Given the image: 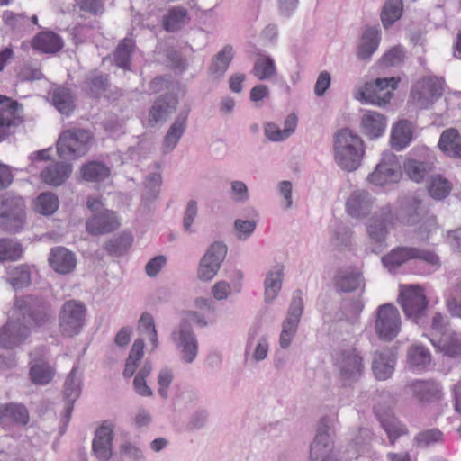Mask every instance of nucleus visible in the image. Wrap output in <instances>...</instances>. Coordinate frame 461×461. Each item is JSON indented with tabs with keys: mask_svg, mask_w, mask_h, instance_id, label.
I'll return each mask as SVG.
<instances>
[{
	"mask_svg": "<svg viewBox=\"0 0 461 461\" xmlns=\"http://www.w3.org/2000/svg\"><path fill=\"white\" fill-rule=\"evenodd\" d=\"M396 354L391 348L375 350L372 357L371 369L379 381L389 379L395 368Z\"/></svg>",
	"mask_w": 461,
	"mask_h": 461,
	"instance_id": "412c9836",
	"label": "nucleus"
},
{
	"mask_svg": "<svg viewBox=\"0 0 461 461\" xmlns=\"http://www.w3.org/2000/svg\"><path fill=\"white\" fill-rule=\"evenodd\" d=\"M414 247H397L382 258L384 266L393 271L407 261L413 259Z\"/></svg>",
	"mask_w": 461,
	"mask_h": 461,
	"instance_id": "a19ab883",
	"label": "nucleus"
},
{
	"mask_svg": "<svg viewBox=\"0 0 461 461\" xmlns=\"http://www.w3.org/2000/svg\"><path fill=\"white\" fill-rule=\"evenodd\" d=\"M161 176L158 173L149 174L147 176V185L144 193V198L154 200L158 197L159 193V186L161 185Z\"/></svg>",
	"mask_w": 461,
	"mask_h": 461,
	"instance_id": "774afa93",
	"label": "nucleus"
},
{
	"mask_svg": "<svg viewBox=\"0 0 461 461\" xmlns=\"http://www.w3.org/2000/svg\"><path fill=\"white\" fill-rule=\"evenodd\" d=\"M29 328L22 323L20 316L11 319L2 328L0 331V347L4 348H13L23 342L29 336Z\"/></svg>",
	"mask_w": 461,
	"mask_h": 461,
	"instance_id": "f3484780",
	"label": "nucleus"
},
{
	"mask_svg": "<svg viewBox=\"0 0 461 461\" xmlns=\"http://www.w3.org/2000/svg\"><path fill=\"white\" fill-rule=\"evenodd\" d=\"M360 125L365 135L375 139L384 132L386 119L377 112L366 111L361 118Z\"/></svg>",
	"mask_w": 461,
	"mask_h": 461,
	"instance_id": "2f4dec72",
	"label": "nucleus"
},
{
	"mask_svg": "<svg viewBox=\"0 0 461 461\" xmlns=\"http://www.w3.org/2000/svg\"><path fill=\"white\" fill-rule=\"evenodd\" d=\"M119 226L117 219L113 212L104 211L95 214L86 221V230L94 235L111 232Z\"/></svg>",
	"mask_w": 461,
	"mask_h": 461,
	"instance_id": "c756f323",
	"label": "nucleus"
},
{
	"mask_svg": "<svg viewBox=\"0 0 461 461\" xmlns=\"http://www.w3.org/2000/svg\"><path fill=\"white\" fill-rule=\"evenodd\" d=\"M413 259H419L427 265L438 269L440 265V258L432 250L414 247Z\"/></svg>",
	"mask_w": 461,
	"mask_h": 461,
	"instance_id": "0e129e2a",
	"label": "nucleus"
},
{
	"mask_svg": "<svg viewBox=\"0 0 461 461\" xmlns=\"http://www.w3.org/2000/svg\"><path fill=\"white\" fill-rule=\"evenodd\" d=\"M29 421V412L21 403H6L0 405V425L4 428L14 424L26 425Z\"/></svg>",
	"mask_w": 461,
	"mask_h": 461,
	"instance_id": "bb28decb",
	"label": "nucleus"
},
{
	"mask_svg": "<svg viewBox=\"0 0 461 461\" xmlns=\"http://www.w3.org/2000/svg\"><path fill=\"white\" fill-rule=\"evenodd\" d=\"M407 361L411 367L424 369L431 362V354L424 346L413 344L408 348Z\"/></svg>",
	"mask_w": 461,
	"mask_h": 461,
	"instance_id": "de8ad7c7",
	"label": "nucleus"
},
{
	"mask_svg": "<svg viewBox=\"0 0 461 461\" xmlns=\"http://www.w3.org/2000/svg\"><path fill=\"white\" fill-rule=\"evenodd\" d=\"M189 112V107L182 109L176 117L174 122L170 125L163 140L161 147L163 154L170 153L176 147L178 141L186 130Z\"/></svg>",
	"mask_w": 461,
	"mask_h": 461,
	"instance_id": "b1692460",
	"label": "nucleus"
},
{
	"mask_svg": "<svg viewBox=\"0 0 461 461\" xmlns=\"http://www.w3.org/2000/svg\"><path fill=\"white\" fill-rule=\"evenodd\" d=\"M422 215L421 201L414 196H404L399 200V209L394 213L395 221L407 226H416Z\"/></svg>",
	"mask_w": 461,
	"mask_h": 461,
	"instance_id": "5701e85b",
	"label": "nucleus"
},
{
	"mask_svg": "<svg viewBox=\"0 0 461 461\" xmlns=\"http://www.w3.org/2000/svg\"><path fill=\"white\" fill-rule=\"evenodd\" d=\"M397 86L396 77L376 78L373 82L366 83L357 94L356 98L365 103L383 106L389 103Z\"/></svg>",
	"mask_w": 461,
	"mask_h": 461,
	"instance_id": "1a4fd4ad",
	"label": "nucleus"
},
{
	"mask_svg": "<svg viewBox=\"0 0 461 461\" xmlns=\"http://www.w3.org/2000/svg\"><path fill=\"white\" fill-rule=\"evenodd\" d=\"M23 252V246L18 241L8 238L0 239V262L16 261L21 258Z\"/></svg>",
	"mask_w": 461,
	"mask_h": 461,
	"instance_id": "603ef678",
	"label": "nucleus"
},
{
	"mask_svg": "<svg viewBox=\"0 0 461 461\" xmlns=\"http://www.w3.org/2000/svg\"><path fill=\"white\" fill-rule=\"evenodd\" d=\"M171 339L180 354L181 360L186 364L194 362L198 352V340L190 323L180 321L171 332Z\"/></svg>",
	"mask_w": 461,
	"mask_h": 461,
	"instance_id": "f8f14e48",
	"label": "nucleus"
},
{
	"mask_svg": "<svg viewBox=\"0 0 461 461\" xmlns=\"http://www.w3.org/2000/svg\"><path fill=\"white\" fill-rule=\"evenodd\" d=\"M400 165L393 154H388L376 166L375 171L368 176V180L375 185H384L397 180Z\"/></svg>",
	"mask_w": 461,
	"mask_h": 461,
	"instance_id": "6ab92c4d",
	"label": "nucleus"
},
{
	"mask_svg": "<svg viewBox=\"0 0 461 461\" xmlns=\"http://www.w3.org/2000/svg\"><path fill=\"white\" fill-rule=\"evenodd\" d=\"M188 20L187 10L174 7L163 18V27L167 32H176L183 27Z\"/></svg>",
	"mask_w": 461,
	"mask_h": 461,
	"instance_id": "8fccbe9b",
	"label": "nucleus"
},
{
	"mask_svg": "<svg viewBox=\"0 0 461 461\" xmlns=\"http://www.w3.org/2000/svg\"><path fill=\"white\" fill-rule=\"evenodd\" d=\"M113 426L107 422L95 431L92 450L99 461H108L113 455Z\"/></svg>",
	"mask_w": 461,
	"mask_h": 461,
	"instance_id": "aec40b11",
	"label": "nucleus"
},
{
	"mask_svg": "<svg viewBox=\"0 0 461 461\" xmlns=\"http://www.w3.org/2000/svg\"><path fill=\"white\" fill-rule=\"evenodd\" d=\"M233 56L232 47L230 45L224 46L222 50L212 58L209 67L210 75L215 79L223 77L233 59Z\"/></svg>",
	"mask_w": 461,
	"mask_h": 461,
	"instance_id": "ea45409f",
	"label": "nucleus"
},
{
	"mask_svg": "<svg viewBox=\"0 0 461 461\" xmlns=\"http://www.w3.org/2000/svg\"><path fill=\"white\" fill-rule=\"evenodd\" d=\"M434 158L429 157L427 159L409 158L404 163V169L409 177L419 183L422 181L429 174L434 171Z\"/></svg>",
	"mask_w": 461,
	"mask_h": 461,
	"instance_id": "f704fd0d",
	"label": "nucleus"
},
{
	"mask_svg": "<svg viewBox=\"0 0 461 461\" xmlns=\"http://www.w3.org/2000/svg\"><path fill=\"white\" fill-rule=\"evenodd\" d=\"M335 366L340 380L348 384L357 382L365 369L363 357L355 348L340 350L337 354Z\"/></svg>",
	"mask_w": 461,
	"mask_h": 461,
	"instance_id": "9d476101",
	"label": "nucleus"
},
{
	"mask_svg": "<svg viewBox=\"0 0 461 461\" xmlns=\"http://www.w3.org/2000/svg\"><path fill=\"white\" fill-rule=\"evenodd\" d=\"M444 91V80L437 77H425L417 81L411 91V99L420 109H426L438 99Z\"/></svg>",
	"mask_w": 461,
	"mask_h": 461,
	"instance_id": "9b49d317",
	"label": "nucleus"
},
{
	"mask_svg": "<svg viewBox=\"0 0 461 461\" xmlns=\"http://www.w3.org/2000/svg\"><path fill=\"white\" fill-rule=\"evenodd\" d=\"M365 153L362 139L348 128L338 131L334 136L336 163L346 171L356 170Z\"/></svg>",
	"mask_w": 461,
	"mask_h": 461,
	"instance_id": "f257e3e1",
	"label": "nucleus"
},
{
	"mask_svg": "<svg viewBox=\"0 0 461 461\" xmlns=\"http://www.w3.org/2000/svg\"><path fill=\"white\" fill-rule=\"evenodd\" d=\"M177 103V98L174 95L168 94L158 98L149 110V123L166 121L175 112Z\"/></svg>",
	"mask_w": 461,
	"mask_h": 461,
	"instance_id": "c85d7f7f",
	"label": "nucleus"
},
{
	"mask_svg": "<svg viewBox=\"0 0 461 461\" xmlns=\"http://www.w3.org/2000/svg\"><path fill=\"white\" fill-rule=\"evenodd\" d=\"M375 198L363 189L353 191L346 202L347 212L353 218L364 219L367 217L374 206Z\"/></svg>",
	"mask_w": 461,
	"mask_h": 461,
	"instance_id": "a211bd4d",
	"label": "nucleus"
},
{
	"mask_svg": "<svg viewBox=\"0 0 461 461\" xmlns=\"http://www.w3.org/2000/svg\"><path fill=\"white\" fill-rule=\"evenodd\" d=\"M21 112L22 105L17 101L0 95V142L22 122Z\"/></svg>",
	"mask_w": 461,
	"mask_h": 461,
	"instance_id": "dca6fc26",
	"label": "nucleus"
},
{
	"mask_svg": "<svg viewBox=\"0 0 461 461\" xmlns=\"http://www.w3.org/2000/svg\"><path fill=\"white\" fill-rule=\"evenodd\" d=\"M108 76L97 71H93L87 75L85 80V90L95 98H99L109 87Z\"/></svg>",
	"mask_w": 461,
	"mask_h": 461,
	"instance_id": "c03bdc74",
	"label": "nucleus"
},
{
	"mask_svg": "<svg viewBox=\"0 0 461 461\" xmlns=\"http://www.w3.org/2000/svg\"><path fill=\"white\" fill-rule=\"evenodd\" d=\"M82 375L78 370V366L75 365L68 375L64 384V397L67 400L66 418L68 420L69 415L73 409V404L81 393Z\"/></svg>",
	"mask_w": 461,
	"mask_h": 461,
	"instance_id": "cd10ccee",
	"label": "nucleus"
},
{
	"mask_svg": "<svg viewBox=\"0 0 461 461\" xmlns=\"http://www.w3.org/2000/svg\"><path fill=\"white\" fill-rule=\"evenodd\" d=\"M80 174L88 182H101L110 176V168L103 162L92 160L80 167Z\"/></svg>",
	"mask_w": 461,
	"mask_h": 461,
	"instance_id": "79ce46f5",
	"label": "nucleus"
},
{
	"mask_svg": "<svg viewBox=\"0 0 461 461\" xmlns=\"http://www.w3.org/2000/svg\"><path fill=\"white\" fill-rule=\"evenodd\" d=\"M8 281L14 289L28 285L31 283V274L28 267L23 265L15 267L11 272Z\"/></svg>",
	"mask_w": 461,
	"mask_h": 461,
	"instance_id": "052dcab7",
	"label": "nucleus"
},
{
	"mask_svg": "<svg viewBox=\"0 0 461 461\" xmlns=\"http://www.w3.org/2000/svg\"><path fill=\"white\" fill-rule=\"evenodd\" d=\"M46 354L47 349L44 347L36 348L30 353L29 377L33 384L46 385L56 374L55 367L46 361Z\"/></svg>",
	"mask_w": 461,
	"mask_h": 461,
	"instance_id": "2eb2a0df",
	"label": "nucleus"
},
{
	"mask_svg": "<svg viewBox=\"0 0 461 461\" xmlns=\"http://www.w3.org/2000/svg\"><path fill=\"white\" fill-rule=\"evenodd\" d=\"M252 73L258 80L271 79L276 74L274 59L270 56L258 54L255 60Z\"/></svg>",
	"mask_w": 461,
	"mask_h": 461,
	"instance_id": "a18cd8bd",
	"label": "nucleus"
},
{
	"mask_svg": "<svg viewBox=\"0 0 461 461\" xmlns=\"http://www.w3.org/2000/svg\"><path fill=\"white\" fill-rule=\"evenodd\" d=\"M404 59V51L402 48L395 46L386 51L380 59L383 67L390 68L398 66L402 63Z\"/></svg>",
	"mask_w": 461,
	"mask_h": 461,
	"instance_id": "e2e57ef3",
	"label": "nucleus"
},
{
	"mask_svg": "<svg viewBox=\"0 0 461 461\" xmlns=\"http://www.w3.org/2000/svg\"><path fill=\"white\" fill-rule=\"evenodd\" d=\"M398 302L408 319L417 324L421 323L429 301L420 285H401Z\"/></svg>",
	"mask_w": 461,
	"mask_h": 461,
	"instance_id": "39448f33",
	"label": "nucleus"
},
{
	"mask_svg": "<svg viewBox=\"0 0 461 461\" xmlns=\"http://www.w3.org/2000/svg\"><path fill=\"white\" fill-rule=\"evenodd\" d=\"M32 46L43 53H56L63 47L61 38L52 32H39L32 41Z\"/></svg>",
	"mask_w": 461,
	"mask_h": 461,
	"instance_id": "4c0bfd02",
	"label": "nucleus"
},
{
	"mask_svg": "<svg viewBox=\"0 0 461 461\" xmlns=\"http://www.w3.org/2000/svg\"><path fill=\"white\" fill-rule=\"evenodd\" d=\"M284 266H274L267 273L264 282L265 302L270 303L277 296L282 287Z\"/></svg>",
	"mask_w": 461,
	"mask_h": 461,
	"instance_id": "e433bc0d",
	"label": "nucleus"
},
{
	"mask_svg": "<svg viewBox=\"0 0 461 461\" xmlns=\"http://www.w3.org/2000/svg\"><path fill=\"white\" fill-rule=\"evenodd\" d=\"M377 417L388 436L391 445H394L399 437L408 433L407 428L393 415L377 414Z\"/></svg>",
	"mask_w": 461,
	"mask_h": 461,
	"instance_id": "37998d69",
	"label": "nucleus"
},
{
	"mask_svg": "<svg viewBox=\"0 0 461 461\" xmlns=\"http://www.w3.org/2000/svg\"><path fill=\"white\" fill-rule=\"evenodd\" d=\"M334 285L336 290L342 293L363 290L365 287L361 272L352 267L339 269L334 277Z\"/></svg>",
	"mask_w": 461,
	"mask_h": 461,
	"instance_id": "393cba45",
	"label": "nucleus"
},
{
	"mask_svg": "<svg viewBox=\"0 0 461 461\" xmlns=\"http://www.w3.org/2000/svg\"><path fill=\"white\" fill-rule=\"evenodd\" d=\"M402 321L399 311L392 303L380 305L375 314V331L384 341H392L401 330Z\"/></svg>",
	"mask_w": 461,
	"mask_h": 461,
	"instance_id": "6e6552de",
	"label": "nucleus"
},
{
	"mask_svg": "<svg viewBox=\"0 0 461 461\" xmlns=\"http://www.w3.org/2000/svg\"><path fill=\"white\" fill-rule=\"evenodd\" d=\"M134 48L135 43L133 40L129 38L123 39L113 52L114 63L122 68L129 69Z\"/></svg>",
	"mask_w": 461,
	"mask_h": 461,
	"instance_id": "09e8293b",
	"label": "nucleus"
},
{
	"mask_svg": "<svg viewBox=\"0 0 461 461\" xmlns=\"http://www.w3.org/2000/svg\"><path fill=\"white\" fill-rule=\"evenodd\" d=\"M13 311V317L14 314L23 316V319L27 316L26 321L35 326L45 325L53 318L51 304L32 295L16 299Z\"/></svg>",
	"mask_w": 461,
	"mask_h": 461,
	"instance_id": "20e7f679",
	"label": "nucleus"
},
{
	"mask_svg": "<svg viewBox=\"0 0 461 461\" xmlns=\"http://www.w3.org/2000/svg\"><path fill=\"white\" fill-rule=\"evenodd\" d=\"M443 433L438 429H430L420 431L416 435L414 440L418 447H426L431 444L442 441Z\"/></svg>",
	"mask_w": 461,
	"mask_h": 461,
	"instance_id": "680f3d73",
	"label": "nucleus"
},
{
	"mask_svg": "<svg viewBox=\"0 0 461 461\" xmlns=\"http://www.w3.org/2000/svg\"><path fill=\"white\" fill-rule=\"evenodd\" d=\"M52 103L62 114L69 115L76 107V96L68 87L60 86L52 92Z\"/></svg>",
	"mask_w": 461,
	"mask_h": 461,
	"instance_id": "58836bf2",
	"label": "nucleus"
},
{
	"mask_svg": "<svg viewBox=\"0 0 461 461\" xmlns=\"http://www.w3.org/2000/svg\"><path fill=\"white\" fill-rule=\"evenodd\" d=\"M429 340L445 356H461V333L453 330L448 318L440 312H436L431 319Z\"/></svg>",
	"mask_w": 461,
	"mask_h": 461,
	"instance_id": "f03ea898",
	"label": "nucleus"
},
{
	"mask_svg": "<svg viewBox=\"0 0 461 461\" xmlns=\"http://www.w3.org/2000/svg\"><path fill=\"white\" fill-rule=\"evenodd\" d=\"M403 12L402 0H386L382 7L380 17L383 26L387 29L398 21Z\"/></svg>",
	"mask_w": 461,
	"mask_h": 461,
	"instance_id": "49530a36",
	"label": "nucleus"
},
{
	"mask_svg": "<svg viewBox=\"0 0 461 461\" xmlns=\"http://www.w3.org/2000/svg\"><path fill=\"white\" fill-rule=\"evenodd\" d=\"M395 224L393 206L386 203L379 207L366 222L368 238L375 243L385 241L389 230Z\"/></svg>",
	"mask_w": 461,
	"mask_h": 461,
	"instance_id": "ddd939ff",
	"label": "nucleus"
},
{
	"mask_svg": "<svg viewBox=\"0 0 461 461\" xmlns=\"http://www.w3.org/2000/svg\"><path fill=\"white\" fill-rule=\"evenodd\" d=\"M448 312L461 319V279H458L446 301Z\"/></svg>",
	"mask_w": 461,
	"mask_h": 461,
	"instance_id": "bf43d9fd",
	"label": "nucleus"
},
{
	"mask_svg": "<svg viewBox=\"0 0 461 461\" xmlns=\"http://www.w3.org/2000/svg\"><path fill=\"white\" fill-rule=\"evenodd\" d=\"M86 308L77 300H68L63 303L59 314V329L64 337L78 334L85 324Z\"/></svg>",
	"mask_w": 461,
	"mask_h": 461,
	"instance_id": "0eeeda50",
	"label": "nucleus"
},
{
	"mask_svg": "<svg viewBox=\"0 0 461 461\" xmlns=\"http://www.w3.org/2000/svg\"><path fill=\"white\" fill-rule=\"evenodd\" d=\"M131 243L132 237L128 233H123L106 242L104 249L111 256H120L127 251Z\"/></svg>",
	"mask_w": 461,
	"mask_h": 461,
	"instance_id": "4d7b16f0",
	"label": "nucleus"
},
{
	"mask_svg": "<svg viewBox=\"0 0 461 461\" xmlns=\"http://www.w3.org/2000/svg\"><path fill=\"white\" fill-rule=\"evenodd\" d=\"M59 208V199L52 193L41 194L35 202V211L43 215H50Z\"/></svg>",
	"mask_w": 461,
	"mask_h": 461,
	"instance_id": "6e6d98bb",
	"label": "nucleus"
},
{
	"mask_svg": "<svg viewBox=\"0 0 461 461\" xmlns=\"http://www.w3.org/2000/svg\"><path fill=\"white\" fill-rule=\"evenodd\" d=\"M297 323L291 322L290 321H284L282 323V331L279 338V344L282 348H287L298 329Z\"/></svg>",
	"mask_w": 461,
	"mask_h": 461,
	"instance_id": "69168bd1",
	"label": "nucleus"
},
{
	"mask_svg": "<svg viewBox=\"0 0 461 461\" xmlns=\"http://www.w3.org/2000/svg\"><path fill=\"white\" fill-rule=\"evenodd\" d=\"M0 213H25V203L23 198L13 193L1 194Z\"/></svg>",
	"mask_w": 461,
	"mask_h": 461,
	"instance_id": "3c124183",
	"label": "nucleus"
},
{
	"mask_svg": "<svg viewBox=\"0 0 461 461\" xmlns=\"http://www.w3.org/2000/svg\"><path fill=\"white\" fill-rule=\"evenodd\" d=\"M415 231L420 239L425 240L429 238V233L437 228L436 218L433 215L420 216V221L417 224Z\"/></svg>",
	"mask_w": 461,
	"mask_h": 461,
	"instance_id": "338daca9",
	"label": "nucleus"
},
{
	"mask_svg": "<svg viewBox=\"0 0 461 461\" xmlns=\"http://www.w3.org/2000/svg\"><path fill=\"white\" fill-rule=\"evenodd\" d=\"M227 254V247L219 241L212 243L200 260L197 277L203 282L211 281L218 273Z\"/></svg>",
	"mask_w": 461,
	"mask_h": 461,
	"instance_id": "4468645a",
	"label": "nucleus"
},
{
	"mask_svg": "<svg viewBox=\"0 0 461 461\" xmlns=\"http://www.w3.org/2000/svg\"><path fill=\"white\" fill-rule=\"evenodd\" d=\"M406 388L420 403L437 402L442 397L441 387L435 380H415L409 383Z\"/></svg>",
	"mask_w": 461,
	"mask_h": 461,
	"instance_id": "4be33fe9",
	"label": "nucleus"
},
{
	"mask_svg": "<svg viewBox=\"0 0 461 461\" xmlns=\"http://www.w3.org/2000/svg\"><path fill=\"white\" fill-rule=\"evenodd\" d=\"M303 299L301 290H296L293 295L292 301L289 305L287 315L285 321H290L299 324L301 316L303 312Z\"/></svg>",
	"mask_w": 461,
	"mask_h": 461,
	"instance_id": "13d9d810",
	"label": "nucleus"
},
{
	"mask_svg": "<svg viewBox=\"0 0 461 461\" xmlns=\"http://www.w3.org/2000/svg\"><path fill=\"white\" fill-rule=\"evenodd\" d=\"M48 260L50 267L62 275L71 273L77 265L75 254L65 247L51 249Z\"/></svg>",
	"mask_w": 461,
	"mask_h": 461,
	"instance_id": "a878e982",
	"label": "nucleus"
},
{
	"mask_svg": "<svg viewBox=\"0 0 461 461\" xmlns=\"http://www.w3.org/2000/svg\"><path fill=\"white\" fill-rule=\"evenodd\" d=\"M438 147L447 156L461 158V135L456 129H447L441 133Z\"/></svg>",
	"mask_w": 461,
	"mask_h": 461,
	"instance_id": "c9c22d12",
	"label": "nucleus"
},
{
	"mask_svg": "<svg viewBox=\"0 0 461 461\" xmlns=\"http://www.w3.org/2000/svg\"><path fill=\"white\" fill-rule=\"evenodd\" d=\"M414 126L408 120L397 122L391 133V145L396 150H402L407 147L413 139Z\"/></svg>",
	"mask_w": 461,
	"mask_h": 461,
	"instance_id": "72a5a7b5",
	"label": "nucleus"
},
{
	"mask_svg": "<svg viewBox=\"0 0 461 461\" xmlns=\"http://www.w3.org/2000/svg\"><path fill=\"white\" fill-rule=\"evenodd\" d=\"M380 42V30L378 26H366L357 49V58L368 60L377 50Z\"/></svg>",
	"mask_w": 461,
	"mask_h": 461,
	"instance_id": "7c9ffc66",
	"label": "nucleus"
},
{
	"mask_svg": "<svg viewBox=\"0 0 461 461\" xmlns=\"http://www.w3.org/2000/svg\"><path fill=\"white\" fill-rule=\"evenodd\" d=\"M25 224V213H0V230L8 233H17Z\"/></svg>",
	"mask_w": 461,
	"mask_h": 461,
	"instance_id": "864d4df0",
	"label": "nucleus"
},
{
	"mask_svg": "<svg viewBox=\"0 0 461 461\" xmlns=\"http://www.w3.org/2000/svg\"><path fill=\"white\" fill-rule=\"evenodd\" d=\"M427 188L433 198L441 200L449 194L451 190V184L447 179L437 175L430 178Z\"/></svg>",
	"mask_w": 461,
	"mask_h": 461,
	"instance_id": "5fc2aeb1",
	"label": "nucleus"
},
{
	"mask_svg": "<svg viewBox=\"0 0 461 461\" xmlns=\"http://www.w3.org/2000/svg\"><path fill=\"white\" fill-rule=\"evenodd\" d=\"M94 136L88 130L71 128L63 131L57 141V152L61 158L72 160L86 155L92 146Z\"/></svg>",
	"mask_w": 461,
	"mask_h": 461,
	"instance_id": "7ed1b4c3",
	"label": "nucleus"
},
{
	"mask_svg": "<svg viewBox=\"0 0 461 461\" xmlns=\"http://www.w3.org/2000/svg\"><path fill=\"white\" fill-rule=\"evenodd\" d=\"M334 420L329 418L321 419L310 447L312 461H338L334 455Z\"/></svg>",
	"mask_w": 461,
	"mask_h": 461,
	"instance_id": "423d86ee",
	"label": "nucleus"
},
{
	"mask_svg": "<svg viewBox=\"0 0 461 461\" xmlns=\"http://www.w3.org/2000/svg\"><path fill=\"white\" fill-rule=\"evenodd\" d=\"M72 166L66 162H57L50 165L41 173L42 181L50 185L59 186L70 176Z\"/></svg>",
	"mask_w": 461,
	"mask_h": 461,
	"instance_id": "473e14b6",
	"label": "nucleus"
}]
</instances>
